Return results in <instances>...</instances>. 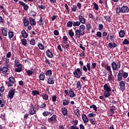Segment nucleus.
I'll return each mask as SVG.
<instances>
[{
	"mask_svg": "<svg viewBox=\"0 0 129 129\" xmlns=\"http://www.w3.org/2000/svg\"><path fill=\"white\" fill-rule=\"evenodd\" d=\"M75 36L77 38H80L81 36L85 35V25L82 24L80 26L79 29L75 31Z\"/></svg>",
	"mask_w": 129,
	"mask_h": 129,
	"instance_id": "f257e3e1",
	"label": "nucleus"
},
{
	"mask_svg": "<svg viewBox=\"0 0 129 129\" xmlns=\"http://www.w3.org/2000/svg\"><path fill=\"white\" fill-rule=\"evenodd\" d=\"M129 9L127 6L123 5L122 7H117L116 10V14L117 15H120L121 14H125L128 13Z\"/></svg>",
	"mask_w": 129,
	"mask_h": 129,
	"instance_id": "f03ea898",
	"label": "nucleus"
},
{
	"mask_svg": "<svg viewBox=\"0 0 129 129\" xmlns=\"http://www.w3.org/2000/svg\"><path fill=\"white\" fill-rule=\"evenodd\" d=\"M83 73V71H82V69L78 68L75 69V71L73 72V75L76 78H78L79 79L81 76H82V74Z\"/></svg>",
	"mask_w": 129,
	"mask_h": 129,
	"instance_id": "7ed1b4c3",
	"label": "nucleus"
},
{
	"mask_svg": "<svg viewBox=\"0 0 129 129\" xmlns=\"http://www.w3.org/2000/svg\"><path fill=\"white\" fill-rule=\"evenodd\" d=\"M9 81H6V84L7 85L8 87H11V86H14L15 83H16V79L13 76L10 77L8 79Z\"/></svg>",
	"mask_w": 129,
	"mask_h": 129,
	"instance_id": "20e7f679",
	"label": "nucleus"
},
{
	"mask_svg": "<svg viewBox=\"0 0 129 129\" xmlns=\"http://www.w3.org/2000/svg\"><path fill=\"white\" fill-rule=\"evenodd\" d=\"M111 66L113 71H117V70L120 68L121 64H120V61H119L117 63L115 61H113L111 64Z\"/></svg>",
	"mask_w": 129,
	"mask_h": 129,
	"instance_id": "39448f33",
	"label": "nucleus"
},
{
	"mask_svg": "<svg viewBox=\"0 0 129 129\" xmlns=\"http://www.w3.org/2000/svg\"><path fill=\"white\" fill-rule=\"evenodd\" d=\"M91 62L90 61H88L87 63L86 66H83L82 69L83 71H84L85 72H87V71H88L89 73V72H92V70H91Z\"/></svg>",
	"mask_w": 129,
	"mask_h": 129,
	"instance_id": "423d86ee",
	"label": "nucleus"
},
{
	"mask_svg": "<svg viewBox=\"0 0 129 129\" xmlns=\"http://www.w3.org/2000/svg\"><path fill=\"white\" fill-rule=\"evenodd\" d=\"M15 93H16V89L12 88L10 89L8 94V98L9 99H13L15 96Z\"/></svg>",
	"mask_w": 129,
	"mask_h": 129,
	"instance_id": "0eeeda50",
	"label": "nucleus"
},
{
	"mask_svg": "<svg viewBox=\"0 0 129 129\" xmlns=\"http://www.w3.org/2000/svg\"><path fill=\"white\" fill-rule=\"evenodd\" d=\"M64 93L66 95H70V97H75L76 96V94L72 89H70L69 92L67 90H64Z\"/></svg>",
	"mask_w": 129,
	"mask_h": 129,
	"instance_id": "6e6552de",
	"label": "nucleus"
},
{
	"mask_svg": "<svg viewBox=\"0 0 129 129\" xmlns=\"http://www.w3.org/2000/svg\"><path fill=\"white\" fill-rule=\"evenodd\" d=\"M48 122H52V123H56L57 121V115L53 114L50 118H47Z\"/></svg>",
	"mask_w": 129,
	"mask_h": 129,
	"instance_id": "1a4fd4ad",
	"label": "nucleus"
},
{
	"mask_svg": "<svg viewBox=\"0 0 129 129\" xmlns=\"http://www.w3.org/2000/svg\"><path fill=\"white\" fill-rule=\"evenodd\" d=\"M31 107L29 110V113L30 115H34L36 112L37 111L35 110V106L33 105L32 103L30 104Z\"/></svg>",
	"mask_w": 129,
	"mask_h": 129,
	"instance_id": "9d476101",
	"label": "nucleus"
},
{
	"mask_svg": "<svg viewBox=\"0 0 129 129\" xmlns=\"http://www.w3.org/2000/svg\"><path fill=\"white\" fill-rule=\"evenodd\" d=\"M78 18L80 24H83V25H84L86 23V19L84 18L83 14H80Z\"/></svg>",
	"mask_w": 129,
	"mask_h": 129,
	"instance_id": "9b49d317",
	"label": "nucleus"
},
{
	"mask_svg": "<svg viewBox=\"0 0 129 129\" xmlns=\"http://www.w3.org/2000/svg\"><path fill=\"white\" fill-rule=\"evenodd\" d=\"M47 84L52 85L55 84V78H54V77H49L47 79Z\"/></svg>",
	"mask_w": 129,
	"mask_h": 129,
	"instance_id": "f8f14e48",
	"label": "nucleus"
},
{
	"mask_svg": "<svg viewBox=\"0 0 129 129\" xmlns=\"http://www.w3.org/2000/svg\"><path fill=\"white\" fill-rule=\"evenodd\" d=\"M19 4L20 5V6L23 7V9L25 10V11H28V10H29V6H28L25 3L23 2L22 1H19Z\"/></svg>",
	"mask_w": 129,
	"mask_h": 129,
	"instance_id": "ddd939ff",
	"label": "nucleus"
},
{
	"mask_svg": "<svg viewBox=\"0 0 129 129\" xmlns=\"http://www.w3.org/2000/svg\"><path fill=\"white\" fill-rule=\"evenodd\" d=\"M82 118L84 121V123H85L86 125H87V122H89V119H88L87 116H86L85 114H83Z\"/></svg>",
	"mask_w": 129,
	"mask_h": 129,
	"instance_id": "4468645a",
	"label": "nucleus"
},
{
	"mask_svg": "<svg viewBox=\"0 0 129 129\" xmlns=\"http://www.w3.org/2000/svg\"><path fill=\"white\" fill-rule=\"evenodd\" d=\"M119 85L120 87V89L121 91H123L125 90V83H124L123 81H121L119 83Z\"/></svg>",
	"mask_w": 129,
	"mask_h": 129,
	"instance_id": "2eb2a0df",
	"label": "nucleus"
},
{
	"mask_svg": "<svg viewBox=\"0 0 129 129\" xmlns=\"http://www.w3.org/2000/svg\"><path fill=\"white\" fill-rule=\"evenodd\" d=\"M1 31L2 32V35L4 36V37H8V34L9 32H8V30L7 29V28L5 27H2L1 28Z\"/></svg>",
	"mask_w": 129,
	"mask_h": 129,
	"instance_id": "dca6fc26",
	"label": "nucleus"
},
{
	"mask_svg": "<svg viewBox=\"0 0 129 129\" xmlns=\"http://www.w3.org/2000/svg\"><path fill=\"white\" fill-rule=\"evenodd\" d=\"M103 89L105 90V92H110V91H111V88H110V87L107 84H105L103 86Z\"/></svg>",
	"mask_w": 129,
	"mask_h": 129,
	"instance_id": "f3484780",
	"label": "nucleus"
},
{
	"mask_svg": "<svg viewBox=\"0 0 129 129\" xmlns=\"http://www.w3.org/2000/svg\"><path fill=\"white\" fill-rule=\"evenodd\" d=\"M45 53L47 57H48L49 58H53V53L51 52V50H50V49H47Z\"/></svg>",
	"mask_w": 129,
	"mask_h": 129,
	"instance_id": "a211bd4d",
	"label": "nucleus"
},
{
	"mask_svg": "<svg viewBox=\"0 0 129 129\" xmlns=\"http://www.w3.org/2000/svg\"><path fill=\"white\" fill-rule=\"evenodd\" d=\"M29 21L31 26H36V21L33 18L29 17Z\"/></svg>",
	"mask_w": 129,
	"mask_h": 129,
	"instance_id": "6ab92c4d",
	"label": "nucleus"
},
{
	"mask_svg": "<svg viewBox=\"0 0 129 129\" xmlns=\"http://www.w3.org/2000/svg\"><path fill=\"white\" fill-rule=\"evenodd\" d=\"M8 71L9 68H8V67L4 66L2 67V69L1 70V73H3V74H6Z\"/></svg>",
	"mask_w": 129,
	"mask_h": 129,
	"instance_id": "aec40b11",
	"label": "nucleus"
},
{
	"mask_svg": "<svg viewBox=\"0 0 129 129\" xmlns=\"http://www.w3.org/2000/svg\"><path fill=\"white\" fill-rule=\"evenodd\" d=\"M23 23L24 24L25 27H27V26H28V25H30V22H29V21H28L27 19V17H25L23 18Z\"/></svg>",
	"mask_w": 129,
	"mask_h": 129,
	"instance_id": "412c9836",
	"label": "nucleus"
},
{
	"mask_svg": "<svg viewBox=\"0 0 129 129\" xmlns=\"http://www.w3.org/2000/svg\"><path fill=\"white\" fill-rule=\"evenodd\" d=\"M37 23L39 25V26H43V25H44L43 17H40L39 20L37 22Z\"/></svg>",
	"mask_w": 129,
	"mask_h": 129,
	"instance_id": "4be33fe9",
	"label": "nucleus"
},
{
	"mask_svg": "<svg viewBox=\"0 0 129 129\" xmlns=\"http://www.w3.org/2000/svg\"><path fill=\"white\" fill-rule=\"evenodd\" d=\"M39 80L41 81H44L45 80V73L44 72H42L40 74L39 76Z\"/></svg>",
	"mask_w": 129,
	"mask_h": 129,
	"instance_id": "5701e85b",
	"label": "nucleus"
},
{
	"mask_svg": "<svg viewBox=\"0 0 129 129\" xmlns=\"http://www.w3.org/2000/svg\"><path fill=\"white\" fill-rule=\"evenodd\" d=\"M14 32L12 31L11 30H9L8 31V36H9V38L10 40H12L13 38H14Z\"/></svg>",
	"mask_w": 129,
	"mask_h": 129,
	"instance_id": "b1692460",
	"label": "nucleus"
},
{
	"mask_svg": "<svg viewBox=\"0 0 129 129\" xmlns=\"http://www.w3.org/2000/svg\"><path fill=\"white\" fill-rule=\"evenodd\" d=\"M14 62L15 66H16V67H22L23 66V65L20 63V60L18 59H15Z\"/></svg>",
	"mask_w": 129,
	"mask_h": 129,
	"instance_id": "393cba45",
	"label": "nucleus"
},
{
	"mask_svg": "<svg viewBox=\"0 0 129 129\" xmlns=\"http://www.w3.org/2000/svg\"><path fill=\"white\" fill-rule=\"evenodd\" d=\"M21 34L22 35L23 38H27V37H29V34L26 32V30H25V29H23L21 31Z\"/></svg>",
	"mask_w": 129,
	"mask_h": 129,
	"instance_id": "a878e982",
	"label": "nucleus"
},
{
	"mask_svg": "<svg viewBox=\"0 0 129 129\" xmlns=\"http://www.w3.org/2000/svg\"><path fill=\"white\" fill-rule=\"evenodd\" d=\"M108 46L109 48H110V49H112V48H115L117 46V45L115 43H111L109 42L108 44Z\"/></svg>",
	"mask_w": 129,
	"mask_h": 129,
	"instance_id": "bb28decb",
	"label": "nucleus"
},
{
	"mask_svg": "<svg viewBox=\"0 0 129 129\" xmlns=\"http://www.w3.org/2000/svg\"><path fill=\"white\" fill-rule=\"evenodd\" d=\"M52 74H53V72H52V71L51 70H48L46 71H45V75L46 76H49V77H50L52 76Z\"/></svg>",
	"mask_w": 129,
	"mask_h": 129,
	"instance_id": "cd10ccee",
	"label": "nucleus"
},
{
	"mask_svg": "<svg viewBox=\"0 0 129 129\" xmlns=\"http://www.w3.org/2000/svg\"><path fill=\"white\" fill-rule=\"evenodd\" d=\"M74 115H76L77 117H80V110H79V109L74 110Z\"/></svg>",
	"mask_w": 129,
	"mask_h": 129,
	"instance_id": "c85d7f7f",
	"label": "nucleus"
},
{
	"mask_svg": "<svg viewBox=\"0 0 129 129\" xmlns=\"http://www.w3.org/2000/svg\"><path fill=\"white\" fill-rule=\"evenodd\" d=\"M124 35H125V32L124 30H120L119 32V37L120 38H123L124 37Z\"/></svg>",
	"mask_w": 129,
	"mask_h": 129,
	"instance_id": "c756f323",
	"label": "nucleus"
},
{
	"mask_svg": "<svg viewBox=\"0 0 129 129\" xmlns=\"http://www.w3.org/2000/svg\"><path fill=\"white\" fill-rule=\"evenodd\" d=\"M29 15H30L31 17H33V18H35L36 16H37V12H36L34 10H31L29 13Z\"/></svg>",
	"mask_w": 129,
	"mask_h": 129,
	"instance_id": "7c9ffc66",
	"label": "nucleus"
},
{
	"mask_svg": "<svg viewBox=\"0 0 129 129\" xmlns=\"http://www.w3.org/2000/svg\"><path fill=\"white\" fill-rule=\"evenodd\" d=\"M69 102H70V101L65 99L62 100V105H63V106H66V105L69 104Z\"/></svg>",
	"mask_w": 129,
	"mask_h": 129,
	"instance_id": "2f4dec72",
	"label": "nucleus"
},
{
	"mask_svg": "<svg viewBox=\"0 0 129 129\" xmlns=\"http://www.w3.org/2000/svg\"><path fill=\"white\" fill-rule=\"evenodd\" d=\"M76 88H77L78 90H81V88H82V85H81L80 81L77 82Z\"/></svg>",
	"mask_w": 129,
	"mask_h": 129,
	"instance_id": "473e14b6",
	"label": "nucleus"
},
{
	"mask_svg": "<svg viewBox=\"0 0 129 129\" xmlns=\"http://www.w3.org/2000/svg\"><path fill=\"white\" fill-rule=\"evenodd\" d=\"M52 113L48 111H45L42 113V115H43V116H48L49 115H52Z\"/></svg>",
	"mask_w": 129,
	"mask_h": 129,
	"instance_id": "72a5a7b5",
	"label": "nucleus"
},
{
	"mask_svg": "<svg viewBox=\"0 0 129 129\" xmlns=\"http://www.w3.org/2000/svg\"><path fill=\"white\" fill-rule=\"evenodd\" d=\"M89 121L93 125H95L96 124V121H95V118H90Z\"/></svg>",
	"mask_w": 129,
	"mask_h": 129,
	"instance_id": "f704fd0d",
	"label": "nucleus"
},
{
	"mask_svg": "<svg viewBox=\"0 0 129 129\" xmlns=\"http://www.w3.org/2000/svg\"><path fill=\"white\" fill-rule=\"evenodd\" d=\"M61 111L63 115L64 116L67 115V112H68L67 108L65 107L62 108Z\"/></svg>",
	"mask_w": 129,
	"mask_h": 129,
	"instance_id": "c9c22d12",
	"label": "nucleus"
},
{
	"mask_svg": "<svg viewBox=\"0 0 129 129\" xmlns=\"http://www.w3.org/2000/svg\"><path fill=\"white\" fill-rule=\"evenodd\" d=\"M39 49H40V50H44V49H45V46L42 44V43L41 42H39L38 43V45H37Z\"/></svg>",
	"mask_w": 129,
	"mask_h": 129,
	"instance_id": "e433bc0d",
	"label": "nucleus"
},
{
	"mask_svg": "<svg viewBox=\"0 0 129 129\" xmlns=\"http://www.w3.org/2000/svg\"><path fill=\"white\" fill-rule=\"evenodd\" d=\"M104 18L107 22H109V23H110V22H111V17L109 16H104Z\"/></svg>",
	"mask_w": 129,
	"mask_h": 129,
	"instance_id": "4c0bfd02",
	"label": "nucleus"
},
{
	"mask_svg": "<svg viewBox=\"0 0 129 129\" xmlns=\"http://www.w3.org/2000/svg\"><path fill=\"white\" fill-rule=\"evenodd\" d=\"M68 34L71 38H73L74 37V32L72 29L69 31Z\"/></svg>",
	"mask_w": 129,
	"mask_h": 129,
	"instance_id": "58836bf2",
	"label": "nucleus"
},
{
	"mask_svg": "<svg viewBox=\"0 0 129 129\" xmlns=\"http://www.w3.org/2000/svg\"><path fill=\"white\" fill-rule=\"evenodd\" d=\"M108 81H114V78H113V75H108Z\"/></svg>",
	"mask_w": 129,
	"mask_h": 129,
	"instance_id": "ea45409f",
	"label": "nucleus"
},
{
	"mask_svg": "<svg viewBox=\"0 0 129 129\" xmlns=\"http://www.w3.org/2000/svg\"><path fill=\"white\" fill-rule=\"evenodd\" d=\"M28 76H32L34 74V71L28 70L26 71Z\"/></svg>",
	"mask_w": 129,
	"mask_h": 129,
	"instance_id": "a19ab883",
	"label": "nucleus"
},
{
	"mask_svg": "<svg viewBox=\"0 0 129 129\" xmlns=\"http://www.w3.org/2000/svg\"><path fill=\"white\" fill-rule=\"evenodd\" d=\"M43 99L44 100H48L49 99V96L48 95L43 93L42 95Z\"/></svg>",
	"mask_w": 129,
	"mask_h": 129,
	"instance_id": "79ce46f5",
	"label": "nucleus"
},
{
	"mask_svg": "<svg viewBox=\"0 0 129 129\" xmlns=\"http://www.w3.org/2000/svg\"><path fill=\"white\" fill-rule=\"evenodd\" d=\"M62 39H63V44H68V37H67V36H63Z\"/></svg>",
	"mask_w": 129,
	"mask_h": 129,
	"instance_id": "37998d69",
	"label": "nucleus"
},
{
	"mask_svg": "<svg viewBox=\"0 0 129 129\" xmlns=\"http://www.w3.org/2000/svg\"><path fill=\"white\" fill-rule=\"evenodd\" d=\"M32 93L33 96H36V95H40V93L39 92V91H37V90L32 91Z\"/></svg>",
	"mask_w": 129,
	"mask_h": 129,
	"instance_id": "c03bdc74",
	"label": "nucleus"
},
{
	"mask_svg": "<svg viewBox=\"0 0 129 129\" xmlns=\"http://www.w3.org/2000/svg\"><path fill=\"white\" fill-rule=\"evenodd\" d=\"M73 23V27H79V26H80L81 23L79 21L74 22Z\"/></svg>",
	"mask_w": 129,
	"mask_h": 129,
	"instance_id": "a18cd8bd",
	"label": "nucleus"
},
{
	"mask_svg": "<svg viewBox=\"0 0 129 129\" xmlns=\"http://www.w3.org/2000/svg\"><path fill=\"white\" fill-rule=\"evenodd\" d=\"M71 9L72 12H75L77 11V6L76 5H72Z\"/></svg>",
	"mask_w": 129,
	"mask_h": 129,
	"instance_id": "49530a36",
	"label": "nucleus"
},
{
	"mask_svg": "<svg viewBox=\"0 0 129 129\" xmlns=\"http://www.w3.org/2000/svg\"><path fill=\"white\" fill-rule=\"evenodd\" d=\"M109 92H104V97H105L106 98L109 97V96H110V93Z\"/></svg>",
	"mask_w": 129,
	"mask_h": 129,
	"instance_id": "de8ad7c7",
	"label": "nucleus"
},
{
	"mask_svg": "<svg viewBox=\"0 0 129 129\" xmlns=\"http://www.w3.org/2000/svg\"><path fill=\"white\" fill-rule=\"evenodd\" d=\"M39 106H40V108L41 109L42 108L43 109H45V108L47 107V104H46V103H42L40 105H39Z\"/></svg>",
	"mask_w": 129,
	"mask_h": 129,
	"instance_id": "09e8293b",
	"label": "nucleus"
},
{
	"mask_svg": "<svg viewBox=\"0 0 129 129\" xmlns=\"http://www.w3.org/2000/svg\"><path fill=\"white\" fill-rule=\"evenodd\" d=\"M21 43L23 46H27V39L23 38L21 39Z\"/></svg>",
	"mask_w": 129,
	"mask_h": 129,
	"instance_id": "8fccbe9b",
	"label": "nucleus"
},
{
	"mask_svg": "<svg viewBox=\"0 0 129 129\" xmlns=\"http://www.w3.org/2000/svg\"><path fill=\"white\" fill-rule=\"evenodd\" d=\"M93 5L94 6V9L96 10V11H98L99 8L98 7V5H97V4H96V3L95 2H94L93 3Z\"/></svg>",
	"mask_w": 129,
	"mask_h": 129,
	"instance_id": "3c124183",
	"label": "nucleus"
},
{
	"mask_svg": "<svg viewBox=\"0 0 129 129\" xmlns=\"http://www.w3.org/2000/svg\"><path fill=\"white\" fill-rule=\"evenodd\" d=\"M30 44L32 46H35V45H36V41L35 40V39H31L30 41Z\"/></svg>",
	"mask_w": 129,
	"mask_h": 129,
	"instance_id": "603ef678",
	"label": "nucleus"
},
{
	"mask_svg": "<svg viewBox=\"0 0 129 129\" xmlns=\"http://www.w3.org/2000/svg\"><path fill=\"white\" fill-rule=\"evenodd\" d=\"M18 68L15 69V72L20 73L23 70V69L21 67H17Z\"/></svg>",
	"mask_w": 129,
	"mask_h": 129,
	"instance_id": "864d4df0",
	"label": "nucleus"
},
{
	"mask_svg": "<svg viewBox=\"0 0 129 129\" xmlns=\"http://www.w3.org/2000/svg\"><path fill=\"white\" fill-rule=\"evenodd\" d=\"M67 27H69V28H71L72 27V26H73V22L72 21H69L67 23Z\"/></svg>",
	"mask_w": 129,
	"mask_h": 129,
	"instance_id": "5fc2aeb1",
	"label": "nucleus"
},
{
	"mask_svg": "<svg viewBox=\"0 0 129 129\" xmlns=\"http://www.w3.org/2000/svg\"><path fill=\"white\" fill-rule=\"evenodd\" d=\"M86 27L87 28L88 32H89V31H90V29H91V24L90 23H89L86 25Z\"/></svg>",
	"mask_w": 129,
	"mask_h": 129,
	"instance_id": "6e6d98bb",
	"label": "nucleus"
},
{
	"mask_svg": "<svg viewBox=\"0 0 129 129\" xmlns=\"http://www.w3.org/2000/svg\"><path fill=\"white\" fill-rule=\"evenodd\" d=\"M90 108H93V110H95V111H97V107H96V105H92L90 106Z\"/></svg>",
	"mask_w": 129,
	"mask_h": 129,
	"instance_id": "4d7b16f0",
	"label": "nucleus"
},
{
	"mask_svg": "<svg viewBox=\"0 0 129 129\" xmlns=\"http://www.w3.org/2000/svg\"><path fill=\"white\" fill-rule=\"evenodd\" d=\"M4 101V102L2 100L0 99V104H1V107H4L6 104V101L3 100Z\"/></svg>",
	"mask_w": 129,
	"mask_h": 129,
	"instance_id": "13d9d810",
	"label": "nucleus"
},
{
	"mask_svg": "<svg viewBox=\"0 0 129 129\" xmlns=\"http://www.w3.org/2000/svg\"><path fill=\"white\" fill-rule=\"evenodd\" d=\"M96 36L98 38H101V37H102V33H101V32L100 31H98L96 33Z\"/></svg>",
	"mask_w": 129,
	"mask_h": 129,
	"instance_id": "bf43d9fd",
	"label": "nucleus"
},
{
	"mask_svg": "<svg viewBox=\"0 0 129 129\" xmlns=\"http://www.w3.org/2000/svg\"><path fill=\"white\" fill-rule=\"evenodd\" d=\"M56 100H57V97L56 95H53L52 96V102H56Z\"/></svg>",
	"mask_w": 129,
	"mask_h": 129,
	"instance_id": "052dcab7",
	"label": "nucleus"
},
{
	"mask_svg": "<svg viewBox=\"0 0 129 129\" xmlns=\"http://www.w3.org/2000/svg\"><path fill=\"white\" fill-rule=\"evenodd\" d=\"M128 76V74L126 72H124V71H123L122 77H123V78H127Z\"/></svg>",
	"mask_w": 129,
	"mask_h": 129,
	"instance_id": "680f3d73",
	"label": "nucleus"
},
{
	"mask_svg": "<svg viewBox=\"0 0 129 129\" xmlns=\"http://www.w3.org/2000/svg\"><path fill=\"white\" fill-rule=\"evenodd\" d=\"M123 74V70L121 69L118 71V73L117 74L119 76H122Z\"/></svg>",
	"mask_w": 129,
	"mask_h": 129,
	"instance_id": "e2e57ef3",
	"label": "nucleus"
},
{
	"mask_svg": "<svg viewBox=\"0 0 129 129\" xmlns=\"http://www.w3.org/2000/svg\"><path fill=\"white\" fill-rule=\"evenodd\" d=\"M38 8L40 10H46V6H43V5H38Z\"/></svg>",
	"mask_w": 129,
	"mask_h": 129,
	"instance_id": "0e129e2a",
	"label": "nucleus"
},
{
	"mask_svg": "<svg viewBox=\"0 0 129 129\" xmlns=\"http://www.w3.org/2000/svg\"><path fill=\"white\" fill-rule=\"evenodd\" d=\"M122 43H123L124 45H128V44H129V41H128V40H127V39H124V40L123 41Z\"/></svg>",
	"mask_w": 129,
	"mask_h": 129,
	"instance_id": "69168bd1",
	"label": "nucleus"
},
{
	"mask_svg": "<svg viewBox=\"0 0 129 129\" xmlns=\"http://www.w3.org/2000/svg\"><path fill=\"white\" fill-rule=\"evenodd\" d=\"M98 29L99 31H102V30H103V25L102 24H99Z\"/></svg>",
	"mask_w": 129,
	"mask_h": 129,
	"instance_id": "338daca9",
	"label": "nucleus"
},
{
	"mask_svg": "<svg viewBox=\"0 0 129 129\" xmlns=\"http://www.w3.org/2000/svg\"><path fill=\"white\" fill-rule=\"evenodd\" d=\"M45 63L46 64H48V66L51 67L52 66V64H51V62L49 61V59L48 58L45 57Z\"/></svg>",
	"mask_w": 129,
	"mask_h": 129,
	"instance_id": "774afa93",
	"label": "nucleus"
}]
</instances>
